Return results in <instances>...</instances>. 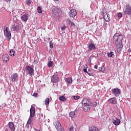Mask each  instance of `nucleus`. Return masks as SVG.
<instances>
[{"mask_svg":"<svg viewBox=\"0 0 131 131\" xmlns=\"http://www.w3.org/2000/svg\"><path fill=\"white\" fill-rule=\"evenodd\" d=\"M34 116H35V108L34 106H32L30 108V117L27 122L28 124H31L32 118L34 117Z\"/></svg>","mask_w":131,"mask_h":131,"instance_id":"f03ea898","label":"nucleus"},{"mask_svg":"<svg viewBox=\"0 0 131 131\" xmlns=\"http://www.w3.org/2000/svg\"><path fill=\"white\" fill-rule=\"evenodd\" d=\"M10 56L14 57V56H15V50H11L10 51Z\"/></svg>","mask_w":131,"mask_h":131,"instance_id":"4be33fe9","label":"nucleus"},{"mask_svg":"<svg viewBox=\"0 0 131 131\" xmlns=\"http://www.w3.org/2000/svg\"><path fill=\"white\" fill-rule=\"evenodd\" d=\"M8 125V127H9L11 131H15V129H16V128L14 125V123L12 122H9Z\"/></svg>","mask_w":131,"mask_h":131,"instance_id":"4468645a","label":"nucleus"},{"mask_svg":"<svg viewBox=\"0 0 131 131\" xmlns=\"http://www.w3.org/2000/svg\"><path fill=\"white\" fill-rule=\"evenodd\" d=\"M105 21H106V22H109V19H105Z\"/></svg>","mask_w":131,"mask_h":131,"instance_id":"de8ad7c7","label":"nucleus"},{"mask_svg":"<svg viewBox=\"0 0 131 131\" xmlns=\"http://www.w3.org/2000/svg\"><path fill=\"white\" fill-rule=\"evenodd\" d=\"M2 59L4 62H5L6 63H7V62H8V61H9V55L7 54H4L3 55Z\"/></svg>","mask_w":131,"mask_h":131,"instance_id":"f3484780","label":"nucleus"},{"mask_svg":"<svg viewBox=\"0 0 131 131\" xmlns=\"http://www.w3.org/2000/svg\"><path fill=\"white\" fill-rule=\"evenodd\" d=\"M125 15L130 16L131 15V8L129 5H126L123 10Z\"/></svg>","mask_w":131,"mask_h":131,"instance_id":"39448f33","label":"nucleus"},{"mask_svg":"<svg viewBox=\"0 0 131 131\" xmlns=\"http://www.w3.org/2000/svg\"><path fill=\"white\" fill-rule=\"evenodd\" d=\"M10 79L13 82L17 81V80H18V74L17 73H15L11 75Z\"/></svg>","mask_w":131,"mask_h":131,"instance_id":"1a4fd4ad","label":"nucleus"},{"mask_svg":"<svg viewBox=\"0 0 131 131\" xmlns=\"http://www.w3.org/2000/svg\"><path fill=\"white\" fill-rule=\"evenodd\" d=\"M56 1V2H59V0H54Z\"/></svg>","mask_w":131,"mask_h":131,"instance_id":"8fccbe9b","label":"nucleus"},{"mask_svg":"<svg viewBox=\"0 0 131 131\" xmlns=\"http://www.w3.org/2000/svg\"><path fill=\"white\" fill-rule=\"evenodd\" d=\"M80 98V96L77 95V96H73V99L74 100H79V99Z\"/></svg>","mask_w":131,"mask_h":131,"instance_id":"cd10ccee","label":"nucleus"},{"mask_svg":"<svg viewBox=\"0 0 131 131\" xmlns=\"http://www.w3.org/2000/svg\"><path fill=\"white\" fill-rule=\"evenodd\" d=\"M33 96L34 97H35V98H36L37 97V93H34Z\"/></svg>","mask_w":131,"mask_h":131,"instance_id":"a19ab883","label":"nucleus"},{"mask_svg":"<svg viewBox=\"0 0 131 131\" xmlns=\"http://www.w3.org/2000/svg\"><path fill=\"white\" fill-rule=\"evenodd\" d=\"M4 32L5 37L8 39H11L12 35H11V31H10V29H9L8 27H6L4 28Z\"/></svg>","mask_w":131,"mask_h":131,"instance_id":"20e7f679","label":"nucleus"},{"mask_svg":"<svg viewBox=\"0 0 131 131\" xmlns=\"http://www.w3.org/2000/svg\"><path fill=\"white\" fill-rule=\"evenodd\" d=\"M70 116L72 118H74L75 117V113H74V112H71L70 113Z\"/></svg>","mask_w":131,"mask_h":131,"instance_id":"5701e85b","label":"nucleus"},{"mask_svg":"<svg viewBox=\"0 0 131 131\" xmlns=\"http://www.w3.org/2000/svg\"><path fill=\"white\" fill-rule=\"evenodd\" d=\"M113 40L114 43L116 46L117 53H120L122 48H123V45H122V40H123L122 35L119 33L115 34L113 36Z\"/></svg>","mask_w":131,"mask_h":131,"instance_id":"f257e3e1","label":"nucleus"},{"mask_svg":"<svg viewBox=\"0 0 131 131\" xmlns=\"http://www.w3.org/2000/svg\"><path fill=\"white\" fill-rule=\"evenodd\" d=\"M112 92L113 93V95H114L115 97H119L120 95V90H119L118 88L112 89Z\"/></svg>","mask_w":131,"mask_h":131,"instance_id":"6e6552de","label":"nucleus"},{"mask_svg":"<svg viewBox=\"0 0 131 131\" xmlns=\"http://www.w3.org/2000/svg\"><path fill=\"white\" fill-rule=\"evenodd\" d=\"M58 131H64V129L62 128V127L60 129H57Z\"/></svg>","mask_w":131,"mask_h":131,"instance_id":"58836bf2","label":"nucleus"},{"mask_svg":"<svg viewBox=\"0 0 131 131\" xmlns=\"http://www.w3.org/2000/svg\"><path fill=\"white\" fill-rule=\"evenodd\" d=\"M34 129H35V131H40V130H38V129H36V128H34Z\"/></svg>","mask_w":131,"mask_h":131,"instance_id":"a18cd8bd","label":"nucleus"},{"mask_svg":"<svg viewBox=\"0 0 131 131\" xmlns=\"http://www.w3.org/2000/svg\"><path fill=\"white\" fill-rule=\"evenodd\" d=\"M66 82L69 84H71V83H72V78L71 77H68L66 78Z\"/></svg>","mask_w":131,"mask_h":131,"instance_id":"412c9836","label":"nucleus"},{"mask_svg":"<svg viewBox=\"0 0 131 131\" xmlns=\"http://www.w3.org/2000/svg\"><path fill=\"white\" fill-rule=\"evenodd\" d=\"M82 106H84L85 105H90V101L86 98H84L82 101Z\"/></svg>","mask_w":131,"mask_h":131,"instance_id":"a211bd4d","label":"nucleus"},{"mask_svg":"<svg viewBox=\"0 0 131 131\" xmlns=\"http://www.w3.org/2000/svg\"><path fill=\"white\" fill-rule=\"evenodd\" d=\"M89 129L90 131H99V129L95 126H91L89 127Z\"/></svg>","mask_w":131,"mask_h":131,"instance_id":"6ab92c4d","label":"nucleus"},{"mask_svg":"<svg viewBox=\"0 0 131 131\" xmlns=\"http://www.w3.org/2000/svg\"><path fill=\"white\" fill-rule=\"evenodd\" d=\"M70 24L71 26H75L74 23H73L72 21H71Z\"/></svg>","mask_w":131,"mask_h":131,"instance_id":"ea45409f","label":"nucleus"},{"mask_svg":"<svg viewBox=\"0 0 131 131\" xmlns=\"http://www.w3.org/2000/svg\"><path fill=\"white\" fill-rule=\"evenodd\" d=\"M56 73H58V72H56L51 77V82H53V83H57V82H59V77L58 76V75Z\"/></svg>","mask_w":131,"mask_h":131,"instance_id":"423d86ee","label":"nucleus"},{"mask_svg":"<svg viewBox=\"0 0 131 131\" xmlns=\"http://www.w3.org/2000/svg\"><path fill=\"white\" fill-rule=\"evenodd\" d=\"M69 131H74V127L73 126H71L69 129Z\"/></svg>","mask_w":131,"mask_h":131,"instance_id":"2f4dec72","label":"nucleus"},{"mask_svg":"<svg viewBox=\"0 0 131 131\" xmlns=\"http://www.w3.org/2000/svg\"><path fill=\"white\" fill-rule=\"evenodd\" d=\"M117 102V100L116 99V98H115V97L110 98L107 100V103H108V104H114Z\"/></svg>","mask_w":131,"mask_h":131,"instance_id":"f8f14e48","label":"nucleus"},{"mask_svg":"<svg viewBox=\"0 0 131 131\" xmlns=\"http://www.w3.org/2000/svg\"><path fill=\"white\" fill-rule=\"evenodd\" d=\"M120 119L119 118H116L115 119H113V122L115 125H119L120 124Z\"/></svg>","mask_w":131,"mask_h":131,"instance_id":"2eb2a0df","label":"nucleus"},{"mask_svg":"<svg viewBox=\"0 0 131 131\" xmlns=\"http://www.w3.org/2000/svg\"><path fill=\"white\" fill-rule=\"evenodd\" d=\"M50 47L51 49H53V48H54V45H53V43H52V42H50Z\"/></svg>","mask_w":131,"mask_h":131,"instance_id":"f704fd0d","label":"nucleus"},{"mask_svg":"<svg viewBox=\"0 0 131 131\" xmlns=\"http://www.w3.org/2000/svg\"><path fill=\"white\" fill-rule=\"evenodd\" d=\"M37 12L39 14H41V13H42V10H41V8L39 6L37 7Z\"/></svg>","mask_w":131,"mask_h":131,"instance_id":"bb28decb","label":"nucleus"},{"mask_svg":"<svg viewBox=\"0 0 131 131\" xmlns=\"http://www.w3.org/2000/svg\"><path fill=\"white\" fill-rule=\"evenodd\" d=\"M118 17L119 18H121V17H122V13L119 12L118 13Z\"/></svg>","mask_w":131,"mask_h":131,"instance_id":"72a5a7b5","label":"nucleus"},{"mask_svg":"<svg viewBox=\"0 0 131 131\" xmlns=\"http://www.w3.org/2000/svg\"><path fill=\"white\" fill-rule=\"evenodd\" d=\"M70 17L71 18H74L76 16V10L75 9H71L69 12Z\"/></svg>","mask_w":131,"mask_h":131,"instance_id":"9d476101","label":"nucleus"},{"mask_svg":"<svg viewBox=\"0 0 131 131\" xmlns=\"http://www.w3.org/2000/svg\"><path fill=\"white\" fill-rule=\"evenodd\" d=\"M13 15V17H15V14H14V12H12Z\"/></svg>","mask_w":131,"mask_h":131,"instance_id":"09e8293b","label":"nucleus"},{"mask_svg":"<svg viewBox=\"0 0 131 131\" xmlns=\"http://www.w3.org/2000/svg\"><path fill=\"white\" fill-rule=\"evenodd\" d=\"M26 3L27 5H31V1H30V0H27Z\"/></svg>","mask_w":131,"mask_h":131,"instance_id":"473e14b6","label":"nucleus"},{"mask_svg":"<svg viewBox=\"0 0 131 131\" xmlns=\"http://www.w3.org/2000/svg\"><path fill=\"white\" fill-rule=\"evenodd\" d=\"M61 30L62 31H64V30H65V29L66 28V27L65 26L64 27H61Z\"/></svg>","mask_w":131,"mask_h":131,"instance_id":"4c0bfd02","label":"nucleus"},{"mask_svg":"<svg viewBox=\"0 0 131 131\" xmlns=\"http://www.w3.org/2000/svg\"><path fill=\"white\" fill-rule=\"evenodd\" d=\"M55 126L57 130V129H60V128H61V127H62L61 126V123H60V122H56L55 123Z\"/></svg>","mask_w":131,"mask_h":131,"instance_id":"aec40b11","label":"nucleus"},{"mask_svg":"<svg viewBox=\"0 0 131 131\" xmlns=\"http://www.w3.org/2000/svg\"><path fill=\"white\" fill-rule=\"evenodd\" d=\"M113 55H114V53L113 52H111L107 53L108 57H110V58H112V57H113Z\"/></svg>","mask_w":131,"mask_h":131,"instance_id":"393cba45","label":"nucleus"},{"mask_svg":"<svg viewBox=\"0 0 131 131\" xmlns=\"http://www.w3.org/2000/svg\"><path fill=\"white\" fill-rule=\"evenodd\" d=\"M19 29H20V27L19 26V25H16L14 28V31H18L19 30Z\"/></svg>","mask_w":131,"mask_h":131,"instance_id":"c756f323","label":"nucleus"},{"mask_svg":"<svg viewBox=\"0 0 131 131\" xmlns=\"http://www.w3.org/2000/svg\"><path fill=\"white\" fill-rule=\"evenodd\" d=\"M59 100L62 102H65L66 101V98L64 96H61L59 97Z\"/></svg>","mask_w":131,"mask_h":131,"instance_id":"b1692460","label":"nucleus"},{"mask_svg":"<svg viewBox=\"0 0 131 131\" xmlns=\"http://www.w3.org/2000/svg\"><path fill=\"white\" fill-rule=\"evenodd\" d=\"M21 19L23 22H27L28 20V13H26L21 16Z\"/></svg>","mask_w":131,"mask_h":131,"instance_id":"ddd939ff","label":"nucleus"},{"mask_svg":"<svg viewBox=\"0 0 131 131\" xmlns=\"http://www.w3.org/2000/svg\"><path fill=\"white\" fill-rule=\"evenodd\" d=\"M88 73V75H89V76H94V74L93 73H89L88 72V73Z\"/></svg>","mask_w":131,"mask_h":131,"instance_id":"e433bc0d","label":"nucleus"},{"mask_svg":"<svg viewBox=\"0 0 131 131\" xmlns=\"http://www.w3.org/2000/svg\"><path fill=\"white\" fill-rule=\"evenodd\" d=\"M86 69H88V66L86 64L85 67H84V69L83 70V71L85 72V73H88V71H86Z\"/></svg>","mask_w":131,"mask_h":131,"instance_id":"7c9ffc66","label":"nucleus"},{"mask_svg":"<svg viewBox=\"0 0 131 131\" xmlns=\"http://www.w3.org/2000/svg\"><path fill=\"white\" fill-rule=\"evenodd\" d=\"M94 68L95 69H98V66L97 65L94 66Z\"/></svg>","mask_w":131,"mask_h":131,"instance_id":"79ce46f5","label":"nucleus"},{"mask_svg":"<svg viewBox=\"0 0 131 131\" xmlns=\"http://www.w3.org/2000/svg\"><path fill=\"white\" fill-rule=\"evenodd\" d=\"M89 51H93V50H96V45L95 44L91 43L88 46Z\"/></svg>","mask_w":131,"mask_h":131,"instance_id":"dca6fc26","label":"nucleus"},{"mask_svg":"<svg viewBox=\"0 0 131 131\" xmlns=\"http://www.w3.org/2000/svg\"><path fill=\"white\" fill-rule=\"evenodd\" d=\"M45 105H49L50 104V98H46L45 101Z\"/></svg>","mask_w":131,"mask_h":131,"instance_id":"a878e982","label":"nucleus"},{"mask_svg":"<svg viewBox=\"0 0 131 131\" xmlns=\"http://www.w3.org/2000/svg\"><path fill=\"white\" fill-rule=\"evenodd\" d=\"M88 71H89V72H91V71H92V70L89 69V70H88Z\"/></svg>","mask_w":131,"mask_h":131,"instance_id":"49530a36","label":"nucleus"},{"mask_svg":"<svg viewBox=\"0 0 131 131\" xmlns=\"http://www.w3.org/2000/svg\"><path fill=\"white\" fill-rule=\"evenodd\" d=\"M91 107H92V105H91L90 104L83 105V107H82L83 111H84V112H88L89 110H91Z\"/></svg>","mask_w":131,"mask_h":131,"instance_id":"9b49d317","label":"nucleus"},{"mask_svg":"<svg viewBox=\"0 0 131 131\" xmlns=\"http://www.w3.org/2000/svg\"><path fill=\"white\" fill-rule=\"evenodd\" d=\"M26 73L30 76H32V75H34V69L31 66H28L26 67Z\"/></svg>","mask_w":131,"mask_h":131,"instance_id":"7ed1b4c3","label":"nucleus"},{"mask_svg":"<svg viewBox=\"0 0 131 131\" xmlns=\"http://www.w3.org/2000/svg\"><path fill=\"white\" fill-rule=\"evenodd\" d=\"M67 21H68L69 23H70H70H71V20H70V19H67Z\"/></svg>","mask_w":131,"mask_h":131,"instance_id":"c03bdc74","label":"nucleus"},{"mask_svg":"<svg viewBox=\"0 0 131 131\" xmlns=\"http://www.w3.org/2000/svg\"><path fill=\"white\" fill-rule=\"evenodd\" d=\"M61 12V9H60L59 7H56L54 6L52 8V13L53 15H55L57 16L58 14H59V12Z\"/></svg>","mask_w":131,"mask_h":131,"instance_id":"0eeeda50","label":"nucleus"},{"mask_svg":"<svg viewBox=\"0 0 131 131\" xmlns=\"http://www.w3.org/2000/svg\"><path fill=\"white\" fill-rule=\"evenodd\" d=\"M53 64H54V62L51 61H49L48 63V67H52V66H53Z\"/></svg>","mask_w":131,"mask_h":131,"instance_id":"c85d7f7f","label":"nucleus"},{"mask_svg":"<svg viewBox=\"0 0 131 131\" xmlns=\"http://www.w3.org/2000/svg\"><path fill=\"white\" fill-rule=\"evenodd\" d=\"M5 2H6L7 3H10L11 2V0H5Z\"/></svg>","mask_w":131,"mask_h":131,"instance_id":"37998d69","label":"nucleus"},{"mask_svg":"<svg viewBox=\"0 0 131 131\" xmlns=\"http://www.w3.org/2000/svg\"><path fill=\"white\" fill-rule=\"evenodd\" d=\"M97 105H98V104L96 102H93L92 103V106L96 107V106H97Z\"/></svg>","mask_w":131,"mask_h":131,"instance_id":"c9c22d12","label":"nucleus"}]
</instances>
